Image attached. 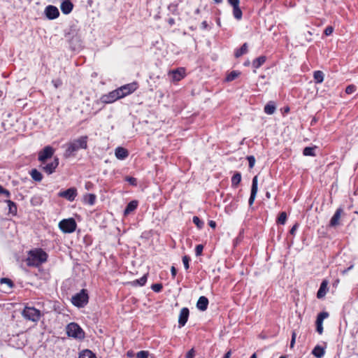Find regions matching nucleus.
<instances>
[{
    "label": "nucleus",
    "instance_id": "obj_1",
    "mask_svg": "<svg viewBox=\"0 0 358 358\" xmlns=\"http://www.w3.org/2000/svg\"><path fill=\"white\" fill-rule=\"evenodd\" d=\"M87 136H82L69 141L64 145L66 147V150L64 153V157L66 159L76 157V153L79 150H86L87 148Z\"/></svg>",
    "mask_w": 358,
    "mask_h": 358
},
{
    "label": "nucleus",
    "instance_id": "obj_2",
    "mask_svg": "<svg viewBox=\"0 0 358 358\" xmlns=\"http://www.w3.org/2000/svg\"><path fill=\"white\" fill-rule=\"evenodd\" d=\"M48 257V254L41 248L31 250L26 259L27 264L29 266L38 267L47 262Z\"/></svg>",
    "mask_w": 358,
    "mask_h": 358
},
{
    "label": "nucleus",
    "instance_id": "obj_3",
    "mask_svg": "<svg viewBox=\"0 0 358 358\" xmlns=\"http://www.w3.org/2000/svg\"><path fill=\"white\" fill-rule=\"evenodd\" d=\"M65 37L69 41L72 50H78L83 46L81 36L76 29H70V31L65 34Z\"/></svg>",
    "mask_w": 358,
    "mask_h": 358
},
{
    "label": "nucleus",
    "instance_id": "obj_4",
    "mask_svg": "<svg viewBox=\"0 0 358 358\" xmlns=\"http://www.w3.org/2000/svg\"><path fill=\"white\" fill-rule=\"evenodd\" d=\"M89 296L87 290L83 289L78 293L76 294L71 298L72 303L78 308H83L87 304Z\"/></svg>",
    "mask_w": 358,
    "mask_h": 358
},
{
    "label": "nucleus",
    "instance_id": "obj_5",
    "mask_svg": "<svg viewBox=\"0 0 358 358\" xmlns=\"http://www.w3.org/2000/svg\"><path fill=\"white\" fill-rule=\"evenodd\" d=\"M66 334L69 337L82 340L85 338V332L82 328L75 322H71L66 326Z\"/></svg>",
    "mask_w": 358,
    "mask_h": 358
},
{
    "label": "nucleus",
    "instance_id": "obj_6",
    "mask_svg": "<svg viewBox=\"0 0 358 358\" xmlns=\"http://www.w3.org/2000/svg\"><path fill=\"white\" fill-rule=\"evenodd\" d=\"M77 224L76 220L71 217L68 219H63L59 223V228L61 231L66 234H71L76 231Z\"/></svg>",
    "mask_w": 358,
    "mask_h": 358
},
{
    "label": "nucleus",
    "instance_id": "obj_7",
    "mask_svg": "<svg viewBox=\"0 0 358 358\" xmlns=\"http://www.w3.org/2000/svg\"><path fill=\"white\" fill-rule=\"evenodd\" d=\"M22 315L27 320L37 322L40 320L41 314L39 310L34 307L26 306L22 311Z\"/></svg>",
    "mask_w": 358,
    "mask_h": 358
},
{
    "label": "nucleus",
    "instance_id": "obj_8",
    "mask_svg": "<svg viewBox=\"0 0 358 358\" xmlns=\"http://www.w3.org/2000/svg\"><path fill=\"white\" fill-rule=\"evenodd\" d=\"M138 87V85L136 83L134 82L131 83H129L124 85L118 87L117 90L121 96V98H124V96L131 94L134 92Z\"/></svg>",
    "mask_w": 358,
    "mask_h": 358
},
{
    "label": "nucleus",
    "instance_id": "obj_9",
    "mask_svg": "<svg viewBox=\"0 0 358 358\" xmlns=\"http://www.w3.org/2000/svg\"><path fill=\"white\" fill-rule=\"evenodd\" d=\"M122 99L117 90H113L106 94L101 96L100 101L103 103H112L115 101Z\"/></svg>",
    "mask_w": 358,
    "mask_h": 358
},
{
    "label": "nucleus",
    "instance_id": "obj_10",
    "mask_svg": "<svg viewBox=\"0 0 358 358\" xmlns=\"http://www.w3.org/2000/svg\"><path fill=\"white\" fill-rule=\"evenodd\" d=\"M54 152L55 150L51 146H45L41 151L38 152V161H40L42 164L45 163L48 159L53 156Z\"/></svg>",
    "mask_w": 358,
    "mask_h": 358
},
{
    "label": "nucleus",
    "instance_id": "obj_11",
    "mask_svg": "<svg viewBox=\"0 0 358 358\" xmlns=\"http://www.w3.org/2000/svg\"><path fill=\"white\" fill-rule=\"evenodd\" d=\"M58 196L69 201H73L77 196V189L76 187H71L66 190L60 191L58 193Z\"/></svg>",
    "mask_w": 358,
    "mask_h": 358
},
{
    "label": "nucleus",
    "instance_id": "obj_12",
    "mask_svg": "<svg viewBox=\"0 0 358 358\" xmlns=\"http://www.w3.org/2000/svg\"><path fill=\"white\" fill-rule=\"evenodd\" d=\"M58 165L59 159L58 157H55L54 160L50 163H41V167L42 170L44 171L47 174L50 175L55 172Z\"/></svg>",
    "mask_w": 358,
    "mask_h": 358
},
{
    "label": "nucleus",
    "instance_id": "obj_13",
    "mask_svg": "<svg viewBox=\"0 0 358 358\" xmlns=\"http://www.w3.org/2000/svg\"><path fill=\"white\" fill-rule=\"evenodd\" d=\"M258 191V180H257V176H255L252 178V187H251V192H250V196L248 200V204L250 206H251L256 198L257 193Z\"/></svg>",
    "mask_w": 358,
    "mask_h": 358
},
{
    "label": "nucleus",
    "instance_id": "obj_14",
    "mask_svg": "<svg viewBox=\"0 0 358 358\" xmlns=\"http://www.w3.org/2000/svg\"><path fill=\"white\" fill-rule=\"evenodd\" d=\"M45 15L48 19L55 20L59 16V11L56 6L49 5L45 9Z\"/></svg>",
    "mask_w": 358,
    "mask_h": 358
},
{
    "label": "nucleus",
    "instance_id": "obj_15",
    "mask_svg": "<svg viewBox=\"0 0 358 358\" xmlns=\"http://www.w3.org/2000/svg\"><path fill=\"white\" fill-rule=\"evenodd\" d=\"M343 213H344L343 209L341 207L337 208L335 213L334 214V215L332 216V217L330 220L329 227H336L340 225V219H341V215Z\"/></svg>",
    "mask_w": 358,
    "mask_h": 358
},
{
    "label": "nucleus",
    "instance_id": "obj_16",
    "mask_svg": "<svg viewBox=\"0 0 358 358\" xmlns=\"http://www.w3.org/2000/svg\"><path fill=\"white\" fill-rule=\"evenodd\" d=\"M189 315V310L187 308H182L180 312L178 317L179 327H182L187 323Z\"/></svg>",
    "mask_w": 358,
    "mask_h": 358
},
{
    "label": "nucleus",
    "instance_id": "obj_17",
    "mask_svg": "<svg viewBox=\"0 0 358 358\" xmlns=\"http://www.w3.org/2000/svg\"><path fill=\"white\" fill-rule=\"evenodd\" d=\"M228 3L233 7L234 17L236 20H240L242 18V15H243L242 11L239 7L240 1H231V2H228Z\"/></svg>",
    "mask_w": 358,
    "mask_h": 358
},
{
    "label": "nucleus",
    "instance_id": "obj_18",
    "mask_svg": "<svg viewBox=\"0 0 358 358\" xmlns=\"http://www.w3.org/2000/svg\"><path fill=\"white\" fill-rule=\"evenodd\" d=\"M60 8L64 15H68L72 11L73 4L70 0L62 1Z\"/></svg>",
    "mask_w": 358,
    "mask_h": 358
},
{
    "label": "nucleus",
    "instance_id": "obj_19",
    "mask_svg": "<svg viewBox=\"0 0 358 358\" xmlns=\"http://www.w3.org/2000/svg\"><path fill=\"white\" fill-rule=\"evenodd\" d=\"M208 298L204 296H201L197 301L196 308L201 311H204L208 308Z\"/></svg>",
    "mask_w": 358,
    "mask_h": 358
},
{
    "label": "nucleus",
    "instance_id": "obj_20",
    "mask_svg": "<svg viewBox=\"0 0 358 358\" xmlns=\"http://www.w3.org/2000/svg\"><path fill=\"white\" fill-rule=\"evenodd\" d=\"M138 201L133 200L130 201L126 206L124 210V215L127 216L129 214H131L132 212H134L138 207Z\"/></svg>",
    "mask_w": 358,
    "mask_h": 358
},
{
    "label": "nucleus",
    "instance_id": "obj_21",
    "mask_svg": "<svg viewBox=\"0 0 358 358\" xmlns=\"http://www.w3.org/2000/svg\"><path fill=\"white\" fill-rule=\"evenodd\" d=\"M115 157L120 160L126 159L129 155V152L127 149L122 147H117L115 151Z\"/></svg>",
    "mask_w": 358,
    "mask_h": 358
},
{
    "label": "nucleus",
    "instance_id": "obj_22",
    "mask_svg": "<svg viewBox=\"0 0 358 358\" xmlns=\"http://www.w3.org/2000/svg\"><path fill=\"white\" fill-rule=\"evenodd\" d=\"M327 285H328V282L325 280L321 282L320 288L317 292V297L318 299H321L325 296V294L328 290Z\"/></svg>",
    "mask_w": 358,
    "mask_h": 358
},
{
    "label": "nucleus",
    "instance_id": "obj_23",
    "mask_svg": "<svg viewBox=\"0 0 358 358\" xmlns=\"http://www.w3.org/2000/svg\"><path fill=\"white\" fill-rule=\"evenodd\" d=\"M172 77L174 80H180L185 75V69L183 68H179L171 71Z\"/></svg>",
    "mask_w": 358,
    "mask_h": 358
},
{
    "label": "nucleus",
    "instance_id": "obj_24",
    "mask_svg": "<svg viewBox=\"0 0 358 358\" xmlns=\"http://www.w3.org/2000/svg\"><path fill=\"white\" fill-rule=\"evenodd\" d=\"M276 110V106L273 101H268L264 106V111L267 115H273Z\"/></svg>",
    "mask_w": 358,
    "mask_h": 358
},
{
    "label": "nucleus",
    "instance_id": "obj_25",
    "mask_svg": "<svg viewBox=\"0 0 358 358\" xmlns=\"http://www.w3.org/2000/svg\"><path fill=\"white\" fill-rule=\"evenodd\" d=\"M248 43H244L239 49H236L234 52V56L236 58L241 57L242 55L248 52Z\"/></svg>",
    "mask_w": 358,
    "mask_h": 358
},
{
    "label": "nucleus",
    "instance_id": "obj_26",
    "mask_svg": "<svg viewBox=\"0 0 358 358\" xmlns=\"http://www.w3.org/2000/svg\"><path fill=\"white\" fill-rule=\"evenodd\" d=\"M6 203L8 204L9 213L12 214L13 215H15L17 211L16 203L9 199L6 200Z\"/></svg>",
    "mask_w": 358,
    "mask_h": 358
},
{
    "label": "nucleus",
    "instance_id": "obj_27",
    "mask_svg": "<svg viewBox=\"0 0 358 358\" xmlns=\"http://www.w3.org/2000/svg\"><path fill=\"white\" fill-rule=\"evenodd\" d=\"M148 273L143 275L141 278L132 281L131 283L134 286H143L145 285L148 279Z\"/></svg>",
    "mask_w": 358,
    "mask_h": 358
},
{
    "label": "nucleus",
    "instance_id": "obj_28",
    "mask_svg": "<svg viewBox=\"0 0 358 358\" xmlns=\"http://www.w3.org/2000/svg\"><path fill=\"white\" fill-rule=\"evenodd\" d=\"M241 181V174L239 172H236L231 178V186L236 187Z\"/></svg>",
    "mask_w": 358,
    "mask_h": 358
},
{
    "label": "nucleus",
    "instance_id": "obj_29",
    "mask_svg": "<svg viewBox=\"0 0 358 358\" xmlns=\"http://www.w3.org/2000/svg\"><path fill=\"white\" fill-rule=\"evenodd\" d=\"M313 355L317 358H321L324 355V350L320 345H316L312 352Z\"/></svg>",
    "mask_w": 358,
    "mask_h": 358
},
{
    "label": "nucleus",
    "instance_id": "obj_30",
    "mask_svg": "<svg viewBox=\"0 0 358 358\" xmlns=\"http://www.w3.org/2000/svg\"><path fill=\"white\" fill-rule=\"evenodd\" d=\"M30 175L32 179L35 181L41 182L43 179L41 173L36 169H34L30 171Z\"/></svg>",
    "mask_w": 358,
    "mask_h": 358
},
{
    "label": "nucleus",
    "instance_id": "obj_31",
    "mask_svg": "<svg viewBox=\"0 0 358 358\" xmlns=\"http://www.w3.org/2000/svg\"><path fill=\"white\" fill-rule=\"evenodd\" d=\"M266 62L265 56H260L252 62V66L255 69L259 68Z\"/></svg>",
    "mask_w": 358,
    "mask_h": 358
},
{
    "label": "nucleus",
    "instance_id": "obj_32",
    "mask_svg": "<svg viewBox=\"0 0 358 358\" xmlns=\"http://www.w3.org/2000/svg\"><path fill=\"white\" fill-rule=\"evenodd\" d=\"M78 358H96L94 353L90 350H83L80 354Z\"/></svg>",
    "mask_w": 358,
    "mask_h": 358
},
{
    "label": "nucleus",
    "instance_id": "obj_33",
    "mask_svg": "<svg viewBox=\"0 0 358 358\" xmlns=\"http://www.w3.org/2000/svg\"><path fill=\"white\" fill-rule=\"evenodd\" d=\"M324 73L321 71H316L313 73V78L316 83H322L324 80Z\"/></svg>",
    "mask_w": 358,
    "mask_h": 358
},
{
    "label": "nucleus",
    "instance_id": "obj_34",
    "mask_svg": "<svg viewBox=\"0 0 358 358\" xmlns=\"http://www.w3.org/2000/svg\"><path fill=\"white\" fill-rule=\"evenodd\" d=\"M85 201L86 203L92 206L96 201V195L94 194H87L85 196Z\"/></svg>",
    "mask_w": 358,
    "mask_h": 358
},
{
    "label": "nucleus",
    "instance_id": "obj_35",
    "mask_svg": "<svg viewBox=\"0 0 358 358\" xmlns=\"http://www.w3.org/2000/svg\"><path fill=\"white\" fill-rule=\"evenodd\" d=\"M240 75V72L237 71H231L226 77L225 80L227 82H231L235 80Z\"/></svg>",
    "mask_w": 358,
    "mask_h": 358
},
{
    "label": "nucleus",
    "instance_id": "obj_36",
    "mask_svg": "<svg viewBox=\"0 0 358 358\" xmlns=\"http://www.w3.org/2000/svg\"><path fill=\"white\" fill-rule=\"evenodd\" d=\"M287 213L285 212H281L280 213L278 218H277V223L279 224H285L287 220Z\"/></svg>",
    "mask_w": 358,
    "mask_h": 358
},
{
    "label": "nucleus",
    "instance_id": "obj_37",
    "mask_svg": "<svg viewBox=\"0 0 358 358\" xmlns=\"http://www.w3.org/2000/svg\"><path fill=\"white\" fill-rule=\"evenodd\" d=\"M328 317L329 313L327 312H321L317 315L315 323H323L324 320Z\"/></svg>",
    "mask_w": 358,
    "mask_h": 358
},
{
    "label": "nucleus",
    "instance_id": "obj_38",
    "mask_svg": "<svg viewBox=\"0 0 358 358\" xmlns=\"http://www.w3.org/2000/svg\"><path fill=\"white\" fill-rule=\"evenodd\" d=\"M328 317L329 313L327 312H321L317 315L315 323H323L324 320Z\"/></svg>",
    "mask_w": 358,
    "mask_h": 358
},
{
    "label": "nucleus",
    "instance_id": "obj_39",
    "mask_svg": "<svg viewBox=\"0 0 358 358\" xmlns=\"http://www.w3.org/2000/svg\"><path fill=\"white\" fill-rule=\"evenodd\" d=\"M315 147H306L303 150V154L305 156H315Z\"/></svg>",
    "mask_w": 358,
    "mask_h": 358
},
{
    "label": "nucleus",
    "instance_id": "obj_40",
    "mask_svg": "<svg viewBox=\"0 0 358 358\" xmlns=\"http://www.w3.org/2000/svg\"><path fill=\"white\" fill-rule=\"evenodd\" d=\"M192 222L199 229H202L204 225V222L197 216L193 217Z\"/></svg>",
    "mask_w": 358,
    "mask_h": 358
},
{
    "label": "nucleus",
    "instance_id": "obj_41",
    "mask_svg": "<svg viewBox=\"0 0 358 358\" xmlns=\"http://www.w3.org/2000/svg\"><path fill=\"white\" fill-rule=\"evenodd\" d=\"M0 284H6L10 288H13L14 287V283L13 282V281L7 278H1Z\"/></svg>",
    "mask_w": 358,
    "mask_h": 358
},
{
    "label": "nucleus",
    "instance_id": "obj_42",
    "mask_svg": "<svg viewBox=\"0 0 358 358\" xmlns=\"http://www.w3.org/2000/svg\"><path fill=\"white\" fill-rule=\"evenodd\" d=\"M124 180L134 187L137 186V179L136 178L127 176L124 178Z\"/></svg>",
    "mask_w": 358,
    "mask_h": 358
},
{
    "label": "nucleus",
    "instance_id": "obj_43",
    "mask_svg": "<svg viewBox=\"0 0 358 358\" xmlns=\"http://www.w3.org/2000/svg\"><path fill=\"white\" fill-rule=\"evenodd\" d=\"M151 289L155 292H160L163 289V286H162V284H161V283H155V284L152 285Z\"/></svg>",
    "mask_w": 358,
    "mask_h": 358
},
{
    "label": "nucleus",
    "instance_id": "obj_44",
    "mask_svg": "<svg viewBox=\"0 0 358 358\" xmlns=\"http://www.w3.org/2000/svg\"><path fill=\"white\" fill-rule=\"evenodd\" d=\"M190 260H191L190 257L187 255H185L182 257V262H183L184 267H185V270L189 269Z\"/></svg>",
    "mask_w": 358,
    "mask_h": 358
},
{
    "label": "nucleus",
    "instance_id": "obj_45",
    "mask_svg": "<svg viewBox=\"0 0 358 358\" xmlns=\"http://www.w3.org/2000/svg\"><path fill=\"white\" fill-rule=\"evenodd\" d=\"M246 158H247V160L248 161L249 168L252 169L255 164V157L252 155H250V156H248Z\"/></svg>",
    "mask_w": 358,
    "mask_h": 358
},
{
    "label": "nucleus",
    "instance_id": "obj_46",
    "mask_svg": "<svg viewBox=\"0 0 358 358\" xmlns=\"http://www.w3.org/2000/svg\"><path fill=\"white\" fill-rule=\"evenodd\" d=\"M149 353L148 351H140L136 354V358H148Z\"/></svg>",
    "mask_w": 358,
    "mask_h": 358
},
{
    "label": "nucleus",
    "instance_id": "obj_47",
    "mask_svg": "<svg viewBox=\"0 0 358 358\" xmlns=\"http://www.w3.org/2000/svg\"><path fill=\"white\" fill-rule=\"evenodd\" d=\"M203 250V245L201 244L197 245L195 248V253L196 256L201 255Z\"/></svg>",
    "mask_w": 358,
    "mask_h": 358
},
{
    "label": "nucleus",
    "instance_id": "obj_48",
    "mask_svg": "<svg viewBox=\"0 0 358 358\" xmlns=\"http://www.w3.org/2000/svg\"><path fill=\"white\" fill-rule=\"evenodd\" d=\"M356 90V87L355 85H348L345 88V92L348 94H352Z\"/></svg>",
    "mask_w": 358,
    "mask_h": 358
},
{
    "label": "nucleus",
    "instance_id": "obj_49",
    "mask_svg": "<svg viewBox=\"0 0 358 358\" xmlns=\"http://www.w3.org/2000/svg\"><path fill=\"white\" fill-rule=\"evenodd\" d=\"M296 334L294 331L292 333V338L290 342V348H293L296 341Z\"/></svg>",
    "mask_w": 358,
    "mask_h": 358
},
{
    "label": "nucleus",
    "instance_id": "obj_50",
    "mask_svg": "<svg viewBox=\"0 0 358 358\" xmlns=\"http://www.w3.org/2000/svg\"><path fill=\"white\" fill-rule=\"evenodd\" d=\"M334 31V28L331 26H328L325 28L324 34L326 36H330Z\"/></svg>",
    "mask_w": 358,
    "mask_h": 358
},
{
    "label": "nucleus",
    "instance_id": "obj_51",
    "mask_svg": "<svg viewBox=\"0 0 358 358\" xmlns=\"http://www.w3.org/2000/svg\"><path fill=\"white\" fill-rule=\"evenodd\" d=\"M194 356H195V351H194V348H192L185 355V358H194Z\"/></svg>",
    "mask_w": 358,
    "mask_h": 358
},
{
    "label": "nucleus",
    "instance_id": "obj_52",
    "mask_svg": "<svg viewBox=\"0 0 358 358\" xmlns=\"http://www.w3.org/2000/svg\"><path fill=\"white\" fill-rule=\"evenodd\" d=\"M316 324V331L319 334H322L323 332V326L322 323H315Z\"/></svg>",
    "mask_w": 358,
    "mask_h": 358
},
{
    "label": "nucleus",
    "instance_id": "obj_53",
    "mask_svg": "<svg viewBox=\"0 0 358 358\" xmlns=\"http://www.w3.org/2000/svg\"><path fill=\"white\" fill-rule=\"evenodd\" d=\"M52 83H53L54 86L56 87V88H58L59 87L62 86V82L61 80L59 79H57V80H53L52 81Z\"/></svg>",
    "mask_w": 358,
    "mask_h": 358
},
{
    "label": "nucleus",
    "instance_id": "obj_54",
    "mask_svg": "<svg viewBox=\"0 0 358 358\" xmlns=\"http://www.w3.org/2000/svg\"><path fill=\"white\" fill-rule=\"evenodd\" d=\"M298 227H299V224L298 223H295L293 225V227L291 228V229L289 231V234L294 236L295 234V232L297 230Z\"/></svg>",
    "mask_w": 358,
    "mask_h": 358
},
{
    "label": "nucleus",
    "instance_id": "obj_55",
    "mask_svg": "<svg viewBox=\"0 0 358 358\" xmlns=\"http://www.w3.org/2000/svg\"><path fill=\"white\" fill-rule=\"evenodd\" d=\"M0 194H4L7 198H9L10 196V193L8 190L4 189L3 187L2 188L1 192H0Z\"/></svg>",
    "mask_w": 358,
    "mask_h": 358
},
{
    "label": "nucleus",
    "instance_id": "obj_56",
    "mask_svg": "<svg viewBox=\"0 0 358 358\" xmlns=\"http://www.w3.org/2000/svg\"><path fill=\"white\" fill-rule=\"evenodd\" d=\"M171 273L173 278H175L176 274H177V269L175 266H171Z\"/></svg>",
    "mask_w": 358,
    "mask_h": 358
},
{
    "label": "nucleus",
    "instance_id": "obj_57",
    "mask_svg": "<svg viewBox=\"0 0 358 358\" xmlns=\"http://www.w3.org/2000/svg\"><path fill=\"white\" fill-rule=\"evenodd\" d=\"M176 9H177L176 5L171 4L169 6V10L172 13H174L176 10Z\"/></svg>",
    "mask_w": 358,
    "mask_h": 358
},
{
    "label": "nucleus",
    "instance_id": "obj_58",
    "mask_svg": "<svg viewBox=\"0 0 358 358\" xmlns=\"http://www.w3.org/2000/svg\"><path fill=\"white\" fill-rule=\"evenodd\" d=\"M208 224H209V226H210L211 228H215V227H216V223H215V221H213V220H210V221H209Z\"/></svg>",
    "mask_w": 358,
    "mask_h": 358
},
{
    "label": "nucleus",
    "instance_id": "obj_59",
    "mask_svg": "<svg viewBox=\"0 0 358 358\" xmlns=\"http://www.w3.org/2000/svg\"><path fill=\"white\" fill-rule=\"evenodd\" d=\"M353 268V265H351L350 266H349L348 268H347L346 269H344L342 273L343 274H345L347 273L350 270H351L352 268Z\"/></svg>",
    "mask_w": 358,
    "mask_h": 358
},
{
    "label": "nucleus",
    "instance_id": "obj_60",
    "mask_svg": "<svg viewBox=\"0 0 358 358\" xmlns=\"http://www.w3.org/2000/svg\"><path fill=\"white\" fill-rule=\"evenodd\" d=\"M208 27V23L206 21H203L201 23V28L202 29H206Z\"/></svg>",
    "mask_w": 358,
    "mask_h": 358
},
{
    "label": "nucleus",
    "instance_id": "obj_61",
    "mask_svg": "<svg viewBox=\"0 0 358 358\" xmlns=\"http://www.w3.org/2000/svg\"><path fill=\"white\" fill-rule=\"evenodd\" d=\"M231 351H228L224 355V357L223 358H230L231 357Z\"/></svg>",
    "mask_w": 358,
    "mask_h": 358
},
{
    "label": "nucleus",
    "instance_id": "obj_62",
    "mask_svg": "<svg viewBox=\"0 0 358 358\" xmlns=\"http://www.w3.org/2000/svg\"><path fill=\"white\" fill-rule=\"evenodd\" d=\"M92 185V184L90 182H86V184H85V188H86V189H90V187Z\"/></svg>",
    "mask_w": 358,
    "mask_h": 358
},
{
    "label": "nucleus",
    "instance_id": "obj_63",
    "mask_svg": "<svg viewBox=\"0 0 358 358\" xmlns=\"http://www.w3.org/2000/svg\"><path fill=\"white\" fill-rule=\"evenodd\" d=\"M168 22H169V24H171V25H173V24H174V23H175V20H174V19H173V18H170V19H169V21H168Z\"/></svg>",
    "mask_w": 358,
    "mask_h": 358
},
{
    "label": "nucleus",
    "instance_id": "obj_64",
    "mask_svg": "<svg viewBox=\"0 0 358 358\" xmlns=\"http://www.w3.org/2000/svg\"><path fill=\"white\" fill-rule=\"evenodd\" d=\"M250 358H257L256 353H254L251 355Z\"/></svg>",
    "mask_w": 358,
    "mask_h": 358
}]
</instances>
